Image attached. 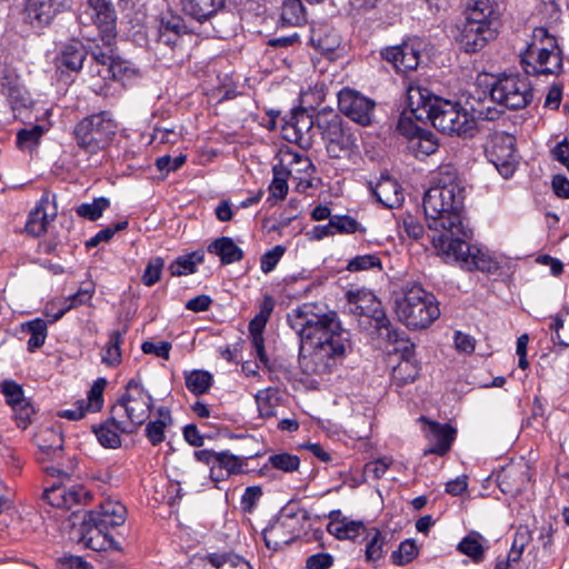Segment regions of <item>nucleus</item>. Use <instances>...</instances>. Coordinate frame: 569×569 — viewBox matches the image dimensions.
<instances>
[{
    "instance_id": "1",
    "label": "nucleus",
    "mask_w": 569,
    "mask_h": 569,
    "mask_svg": "<svg viewBox=\"0 0 569 569\" xmlns=\"http://www.w3.org/2000/svg\"><path fill=\"white\" fill-rule=\"evenodd\" d=\"M465 198L462 179L450 168H442L438 184L426 191L422 202L427 224L435 231L433 247L446 262H457L467 270L491 272L497 268L496 262L466 241L470 231L462 217Z\"/></svg>"
},
{
    "instance_id": "2",
    "label": "nucleus",
    "mask_w": 569,
    "mask_h": 569,
    "mask_svg": "<svg viewBox=\"0 0 569 569\" xmlns=\"http://www.w3.org/2000/svg\"><path fill=\"white\" fill-rule=\"evenodd\" d=\"M288 323L309 343L311 351L299 358L301 370L308 376L331 375L350 348V333L341 327L335 311H323L315 303H303L288 313Z\"/></svg>"
},
{
    "instance_id": "3",
    "label": "nucleus",
    "mask_w": 569,
    "mask_h": 569,
    "mask_svg": "<svg viewBox=\"0 0 569 569\" xmlns=\"http://www.w3.org/2000/svg\"><path fill=\"white\" fill-rule=\"evenodd\" d=\"M407 101L417 120H428L445 133L470 138L477 132V117L472 111L432 94L420 84L407 87Z\"/></svg>"
},
{
    "instance_id": "4",
    "label": "nucleus",
    "mask_w": 569,
    "mask_h": 569,
    "mask_svg": "<svg viewBox=\"0 0 569 569\" xmlns=\"http://www.w3.org/2000/svg\"><path fill=\"white\" fill-rule=\"evenodd\" d=\"M499 13L490 0H472L466 9L457 41L466 52L480 51L496 37Z\"/></svg>"
},
{
    "instance_id": "5",
    "label": "nucleus",
    "mask_w": 569,
    "mask_h": 569,
    "mask_svg": "<svg viewBox=\"0 0 569 569\" xmlns=\"http://www.w3.org/2000/svg\"><path fill=\"white\" fill-rule=\"evenodd\" d=\"M521 63L527 74H556L562 69V54L558 42L547 29L532 31L531 39L520 52Z\"/></svg>"
},
{
    "instance_id": "6",
    "label": "nucleus",
    "mask_w": 569,
    "mask_h": 569,
    "mask_svg": "<svg viewBox=\"0 0 569 569\" xmlns=\"http://www.w3.org/2000/svg\"><path fill=\"white\" fill-rule=\"evenodd\" d=\"M152 408V397L140 381L132 379L123 395L111 407L113 421H119L122 432H133L149 417Z\"/></svg>"
},
{
    "instance_id": "7",
    "label": "nucleus",
    "mask_w": 569,
    "mask_h": 569,
    "mask_svg": "<svg viewBox=\"0 0 569 569\" xmlns=\"http://www.w3.org/2000/svg\"><path fill=\"white\" fill-rule=\"evenodd\" d=\"M395 311L399 321L412 330L427 328L440 315L433 297L420 286L406 289L396 299Z\"/></svg>"
},
{
    "instance_id": "8",
    "label": "nucleus",
    "mask_w": 569,
    "mask_h": 569,
    "mask_svg": "<svg viewBox=\"0 0 569 569\" xmlns=\"http://www.w3.org/2000/svg\"><path fill=\"white\" fill-rule=\"evenodd\" d=\"M117 132V123L107 112H100L82 119L74 127L77 146L89 154L106 149Z\"/></svg>"
},
{
    "instance_id": "9",
    "label": "nucleus",
    "mask_w": 569,
    "mask_h": 569,
    "mask_svg": "<svg viewBox=\"0 0 569 569\" xmlns=\"http://www.w3.org/2000/svg\"><path fill=\"white\" fill-rule=\"evenodd\" d=\"M317 127L326 142L329 157L335 159L348 158L356 151L357 138L338 114H318Z\"/></svg>"
},
{
    "instance_id": "10",
    "label": "nucleus",
    "mask_w": 569,
    "mask_h": 569,
    "mask_svg": "<svg viewBox=\"0 0 569 569\" xmlns=\"http://www.w3.org/2000/svg\"><path fill=\"white\" fill-rule=\"evenodd\" d=\"M491 99L508 109L525 108L532 99L527 78L508 74L499 78L490 90Z\"/></svg>"
},
{
    "instance_id": "11",
    "label": "nucleus",
    "mask_w": 569,
    "mask_h": 569,
    "mask_svg": "<svg viewBox=\"0 0 569 569\" xmlns=\"http://www.w3.org/2000/svg\"><path fill=\"white\" fill-rule=\"evenodd\" d=\"M193 456L197 461L209 467V477L213 482L240 475L247 466L246 457L236 456L228 450L202 449L194 451Z\"/></svg>"
},
{
    "instance_id": "12",
    "label": "nucleus",
    "mask_w": 569,
    "mask_h": 569,
    "mask_svg": "<svg viewBox=\"0 0 569 569\" xmlns=\"http://www.w3.org/2000/svg\"><path fill=\"white\" fill-rule=\"evenodd\" d=\"M487 154L489 161L503 178L511 177L518 164L515 136L503 131L495 132L491 136Z\"/></svg>"
},
{
    "instance_id": "13",
    "label": "nucleus",
    "mask_w": 569,
    "mask_h": 569,
    "mask_svg": "<svg viewBox=\"0 0 569 569\" xmlns=\"http://www.w3.org/2000/svg\"><path fill=\"white\" fill-rule=\"evenodd\" d=\"M309 518L306 510L296 513H282L279 519L263 530V541L267 548L278 550L282 546L289 545L300 533V520Z\"/></svg>"
},
{
    "instance_id": "14",
    "label": "nucleus",
    "mask_w": 569,
    "mask_h": 569,
    "mask_svg": "<svg viewBox=\"0 0 569 569\" xmlns=\"http://www.w3.org/2000/svg\"><path fill=\"white\" fill-rule=\"evenodd\" d=\"M347 299L350 312L371 318L377 329H388L390 321L373 292L366 289L350 290Z\"/></svg>"
},
{
    "instance_id": "15",
    "label": "nucleus",
    "mask_w": 569,
    "mask_h": 569,
    "mask_svg": "<svg viewBox=\"0 0 569 569\" xmlns=\"http://www.w3.org/2000/svg\"><path fill=\"white\" fill-rule=\"evenodd\" d=\"M339 110L352 121L368 126L371 123L375 102L351 89H342L338 94Z\"/></svg>"
},
{
    "instance_id": "16",
    "label": "nucleus",
    "mask_w": 569,
    "mask_h": 569,
    "mask_svg": "<svg viewBox=\"0 0 569 569\" xmlns=\"http://www.w3.org/2000/svg\"><path fill=\"white\" fill-rule=\"evenodd\" d=\"M0 390L6 398L7 405L13 411L17 426L26 429L34 415V408L24 396L22 386L11 379H6L0 383Z\"/></svg>"
},
{
    "instance_id": "17",
    "label": "nucleus",
    "mask_w": 569,
    "mask_h": 569,
    "mask_svg": "<svg viewBox=\"0 0 569 569\" xmlns=\"http://www.w3.org/2000/svg\"><path fill=\"white\" fill-rule=\"evenodd\" d=\"M73 0H27L26 20L34 27L48 26L60 13L72 8Z\"/></svg>"
},
{
    "instance_id": "18",
    "label": "nucleus",
    "mask_w": 569,
    "mask_h": 569,
    "mask_svg": "<svg viewBox=\"0 0 569 569\" xmlns=\"http://www.w3.org/2000/svg\"><path fill=\"white\" fill-rule=\"evenodd\" d=\"M398 131L408 138V149L416 157H427L438 150V141L430 131L415 127L410 119L401 118L399 120Z\"/></svg>"
},
{
    "instance_id": "19",
    "label": "nucleus",
    "mask_w": 569,
    "mask_h": 569,
    "mask_svg": "<svg viewBox=\"0 0 569 569\" xmlns=\"http://www.w3.org/2000/svg\"><path fill=\"white\" fill-rule=\"evenodd\" d=\"M43 498L54 508L71 509L86 503L91 495L81 485L53 483L44 490Z\"/></svg>"
},
{
    "instance_id": "20",
    "label": "nucleus",
    "mask_w": 569,
    "mask_h": 569,
    "mask_svg": "<svg viewBox=\"0 0 569 569\" xmlns=\"http://www.w3.org/2000/svg\"><path fill=\"white\" fill-rule=\"evenodd\" d=\"M315 120L305 109L292 112L290 119L282 127V137L303 149H308L312 144V129Z\"/></svg>"
},
{
    "instance_id": "21",
    "label": "nucleus",
    "mask_w": 569,
    "mask_h": 569,
    "mask_svg": "<svg viewBox=\"0 0 569 569\" xmlns=\"http://www.w3.org/2000/svg\"><path fill=\"white\" fill-rule=\"evenodd\" d=\"M107 386L104 378H98L91 386L87 399L76 401L73 408L60 410L58 416L69 420L82 419L88 412H98L103 406V391Z\"/></svg>"
},
{
    "instance_id": "22",
    "label": "nucleus",
    "mask_w": 569,
    "mask_h": 569,
    "mask_svg": "<svg viewBox=\"0 0 569 569\" xmlns=\"http://www.w3.org/2000/svg\"><path fill=\"white\" fill-rule=\"evenodd\" d=\"M88 8L91 10L89 14L90 21L93 22L100 32L102 39L108 46L114 38L116 30V10L111 0H87Z\"/></svg>"
},
{
    "instance_id": "23",
    "label": "nucleus",
    "mask_w": 569,
    "mask_h": 569,
    "mask_svg": "<svg viewBox=\"0 0 569 569\" xmlns=\"http://www.w3.org/2000/svg\"><path fill=\"white\" fill-rule=\"evenodd\" d=\"M57 217V207L51 201L49 193H43L37 202L36 207L29 212L26 222V231L33 236L40 237L47 232L48 226Z\"/></svg>"
},
{
    "instance_id": "24",
    "label": "nucleus",
    "mask_w": 569,
    "mask_h": 569,
    "mask_svg": "<svg viewBox=\"0 0 569 569\" xmlns=\"http://www.w3.org/2000/svg\"><path fill=\"white\" fill-rule=\"evenodd\" d=\"M381 54L398 72L411 71L417 69L420 62V43L403 42L400 46L386 48Z\"/></svg>"
},
{
    "instance_id": "25",
    "label": "nucleus",
    "mask_w": 569,
    "mask_h": 569,
    "mask_svg": "<svg viewBox=\"0 0 569 569\" xmlns=\"http://www.w3.org/2000/svg\"><path fill=\"white\" fill-rule=\"evenodd\" d=\"M529 480V470L525 463H511L503 467L497 476L500 490L511 496H516L526 489Z\"/></svg>"
},
{
    "instance_id": "26",
    "label": "nucleus",
    "mask_w": 569,
    "mask_h": 569,
    "mask_svg": "<svg viewBox=\"0 0 569 569\" xmlns=\"http://www.w3.org/2000/svg\"><path fill=\"white\" fill-rule=\"evenodd\" d=\"M126 517V507L119 501L108 499L101 502L98 509L88 512V523L109 529L123 525Z\"/></svg>"
},
{
    "instance_id": "27",
    "label": "nucleus",
    "mask_w": 569,
    "mask_h": 569,
    "mask_svg": "<svg viewBox=\"0 0 569 569\" xmlns=\"http://www.w3.org/2000/svg\"><path fill=\"white\" fill-rule=\"evenodd\" d=\"M370 188L377 200L389 209L400 207L405 200L401 186L389 176H381L376 184L370 183Z\"/></svg>"
},
{
    "instance_id": "28",
    "label": "nucleus",
    "mask_w": 569,
    "mask_h": 569,
    "mask_svg": "<svg viewBox=\"0 0 569 569\" xmlns=\"http://www.w3.org/2000/svg\"><path fill=\"white\" fill-rule=\"evenodd\" d=\"M83 526L86 531L81 540L88 548L94 551L121 550L120 545L109 535L108 529L103 526L88 523V517L84 518Z\"/></svg>"
},
{
    "instance_id": "29",
    "label": "nucleus",
    "mask_w": 569,
    "mask_h": 569,
    "mask_svg": "<svg viewBox=\"0 0 569 569\" xmlns=\"http://www.w3.org/2000/svg\"><path fill=\"white\" fill-rule=\"evenodd\" d=\"M419 375V365L415 357L413 345L406 346L400 361L393 367L391 379L399 387L411 383Z\"/></svg>"
},
{
    "instance_id": "30",
    "label": "nucleus",
    "mask_w": 569,
    "mask_h": 569,
    "mask_svg": "<svg viewBox=\"0 0 569 569\" xmlns=\"http://www.w3.org/2000/svg\"><path fill=\"white\" fill-rule=\"evenodd\" d=\"M182 12L198 22H204L224 8L226 0H180Z\"/></svg>"
},
{
    "instance_id": "31",
    "label": "nucleus",
    "mask_w": 569,
    "mask_h": 569,
    "mask_svg": "<svg viewBox=\"0 0 569 569\" xmlns=\"http://www.w3.org/2000/svg\"><path fill=\"white\" fill-rule=\"evenodd\" d=\"M310 42L321 52L332 53L340 47L341 38L328 24L319 23L311 29Z\"/></svg>"
},
{
    "instance_id": "32",
    "label": "nucleus",
    "mask_w": 569,
    "mask_h": 569,
    "mask_svg": "<svg viewBox=\"0 0 569 569\" xmlns=\"http://www.w3.org/2000/svg\"><path fill=\"white\" fill-rule=\"evenodd\" d=\"M429 435L433 445L425 450V455L436 453L443 456L450 449L455 438V430L448 425L429 422Z\"/></svg>"
},
{
    "instance_id": "33",
    "label": "nucleus",
    "mask_w": 569,
    "mask_h": 569,
    "mask_svg": "<svg viewBox=\"0 0 569 569\" xmlns=\"http://www.w3.org/2000/svg\"><path fill=\"white\" fill-rule=\"evenodd\" d=\"M339 517L340 511L331 512L327 526L328 532L338 539H355L365 528L361 521L349 520L345 517L340 519Z\"/></svg>"
},
{
    "instance_id": "34",
    "label": "nucleus",
    "mask_w": 569,
    "mask_h": 569,
    "mask_svg": "<svg viewBox=\"0 0 569 569\" xmlns=\"http://www.w3.org/2000/svg\"><path fill=\"white\" fill-rule=\"evenodd\" d=\"M208 252L219 257L222 264H230L242 259V250L231 238L221 237L208 246Z\"/></svg>"
},
{
    "instance_id": "35",
    "label": "nucleus",
    "mask_w": 569,
    "mask_h": 569,
    "mask_svg": "<svg viewBox=\"0 0 569 569\" xmlns=\"http://www.w3.org/2000/svg\"><path fill=\"white\" fill-rule=\"evenodd\" d=\"M280 164L284 166L289 177L312 176L315 167L311 160L303 154L287 150L281 152Z\"/></svg>"
},
{
    "instance_id": "36",
    "label": "nucleus",
    "mask_w": 569,
    "mask_h": 569,
    "mask_svg": "<svg viewBox=\"0 0 569 569\" xmlns=\"http://www.w3.org/2000/svg\"><path fill=\"white\" fill-rule=\"evenodd\" d=\"M87 51L80 41H71L63 46L59 57V67L70 71H79L82 68Z\"/></svg>"
},
{
    "instance_id": "37",
    "label": "nucleus",
    "mask_w": 569,
    "mask_h": 569,
    "mask_svg": "<svg viewBox=\"0 0 569 569\" xmlns=\"http://www.w3.org/2000/svg\"><path fill=\"white\" fill-rule=\"evenodd\" d=\"M119 421L112 420V415L110 413V418L106 422L92 427V430L101 446L111 449H116L121 446L120 433L123 432L119 428Z\"/></svg>"
},
{
    "instance_id": "38",
    "label": "nucleus",
    "mask_w": 569,
    "mask_h": 569,
    "mask_svg": "<svg viewBox=\"0 0 569 569\" xmlns=\"http://www.w3.org/2000/svg\"><path fill=\"white\" fill-rule=\"evenodd\" d=\"M203 259L204 252L202 250L180 256L170 263L169 271L173 277L191 274L196 272L197 264L201 263Z\"/></svg>"
},
{
    "instance_id": "39",
    "label": "nucleus",
    "mask_w": 569,
    "mask_h": 569,
    "mask_svg": "<svg viewBox=\"0 0 569 569\" xmlns=\"http://www.w3.org/2000/svg\"><path fill=\"white\" fill-rule=\"evenodd\" d=\"M97 73L104 79L111 78L113 80L124 82L134 77L136 70L131 67L130 62L121 60L120 58H114L103 71L98 70Z\"/></svg>"
},
{
    "instance_id": "40",
    "label": "nucleus",
    "mask_w": 569,
    "mask_h": 569,
    "mask_svg": "<svg viewBox=\"0 0 569 569\" xmlns=\"http://www.w3.org/2000/svg\"><path fill=\"white\" fill-rule=\"evenodd\" d=\"M186 387L196 396L204 395L212 385V376L204 370H192L184 373Z\"/></svg>"
},
{
    "instance_id": "41",
    "label": "nucleus",
    "mask_w": 569,
    "mask_h": 569,
    "mask_svg": "<svg viewBox=\"0 0 569 569\" xmlns=\"http://www.w3.org/2000/svg\"><path fill=\"white\" fill-rule=\"evenodd\" d=\"M549 328L555 332L552 341L563 347H569V309L563 308L561 312L551 318Z\"/></svg>"
},
{
    "instance_id": "42",
    "label": "nucleus",
    "mask_w": 569,
    "mask_h": 569,
    "mask_svg": "<svg viewBox=\"0 0 569 569\" xmlns=\"http://www.w3.org/2000/svg\"><path fill=\"white\" fill-rule=\"evenodd\" d=\"M207 558L216 569H252L247 560L234 553H210Z\"/></svg>"
},
{
    "instance_id": "43",
    "label": "nucleus",
    "mask_w": 569,
    "mask_h": 569,
    "mask_svg": "<svg viewBox=\"0 0 569 569\" xmlns=\"http://www.w3.org/2000/svg\"><path fill=\"white\" fill-rule=\"evenodd\" d=\"M122 343V333L120 331H112L109 341L102 349L101 361L108 367H114L121 361L120 345Z\"/></svg>"
},
{
    "instance_id": "44",
    "label": "nucleus",
    "mask_w": 569,
    "mask_h": 569,
    "mask_svg": "<svg viewBox=\"0 0 569 569\" xmlns=\"http://www.w3.org/2000/svg\"><path fill=\"white\" fill-rule=\"evenodd\" d=\"M266 321L254 317L249 323V331L251 335V342L254 348L256 355L261 363L268 365V357L264 351V340L262 331L266 327Z\"/></svg>"
},
{
    "instance_id": "45",
    "label": "nucleus",
    "mask_w": 569,
    "mask_h": 569,
    "mask_svg": "<svg viewBox=\"0 0 569 569\" xmlns=\"http://www.w3.org/2000/svg\"><path fill=\"white\" fill-rule=\"evenodd\" d=\"M273 178L269 186L270 197L282 200L288 193L289 172L282 164H277L272 169Z\"/></svg>"
},
{
    "instance_id": "46",
    "label": "nucleus",
    "mask_w": 569,
    "mask_h": 569,
    "mask_svg": "<svg viewBox=\"0 0 569 569\" xmlns=\"http://www.w3.org/2000/svg\"><path fill=\"white\" fill-rule=\"evenodd\" d=\"M24 332L30 335L28 341L29 351L40 348L47 338V322L42 319H34L22 327Z\"/></svg>"
},
{
    "instance_id": "47",
    "label": "nucleus",
    "mask_w": 569,
    "mask_h": 569,
    "mask_svg": "<svg viewBox=\"0 0 569 569\" xmlns=\"http://www.w3.org/2000/svg\"><path fill=\"white\" fill-rule=\"evenodd\" d=\"M281 19L290 26H299L306 22L305 7L300 0H286L281 9Z\"/></svg>"
},
{
    "instance_id": "48",
    "label": "nucleus",
    "mask_w": 569,
    "mask_h": 569,
    "mask_svg": "<svg viewBox=\"0 0 569 569\" xmlns=\"http://www.w3.org/2000/svg\"><path fill=\"white\" fill-rule=\"evenodd\" d=\"M480 540L481 536L479 533L471 532L460 541L458 550L470 557L475 562H479L485 553V548Z\"/></svg>"
},
{
    "instance_id": "49",
    "label": "nucleus",
    "mask_w": 569,
    "mask_h": 569,
    "mask_svg": "<svg viewBox=\"0 0 569 569\" xmlns=\"http://www.w3.org/2000/svg\"><path fill=\"white\" fill-rule=\"evenodd\" d=\"M367 539L366 560L369 562H376L381 559L385 553V538L378 529L372 528L368 531Z\"/></svg>"
},
{
    "instance_id": "50",
    "label": "nucleus",
    "mask_w": 569,
    "mask_h": 569,
    "mask_svg": "<svg viewBox=\"0 0 569 569\" xmlns=\"http://www.w3.org/2000/svg\"><path fill=\"white\" fill-rule=\"evenodd\" d=\"M38 446H39V449L46 456H48V457L57 456L62 450L63 439L60 433H58L53 430H46L38 438Z\"/></svg>"
},
{
    "instance_id": "51",
    "label": "nucleus",
    "mask_w": 569,
    "mask_h": 569,
    "mask_svg": "<svg viewBox=\"0 0 569 569\" xmlns=\"http://www.w3.org/2000/svg\"><path fill=\"white\" fill-rule=\"evenodd\" d=\"M260 417L270 418L276 415V392L271 389L259 390L254 396Z\"/></svg>"
},
{
    "instance_id": "52",
    "label": "nucleus",
    "mask_w": 569,
    "mask_h": 569,
    "mask_svg": "<svg viewBox=\"0 0 569 569\" xmlns=\"http://www.w3.org/2000/svg\"><path fill=\"white\" fill-rule=\"evenodd\" d=\"M43 133L41 126H33L31 128L21 129L17 133V146L21 150L31 151L38 143Z\"/></svg>"
},
{
    "instance_id": "53",
    "label": "nucleus",
    "mask_w": 569,
    "mask_h": 569,
    "mask_svg": "<svg viewBox=\"0 0 569 569\" xmlns=\"http://www.w3.org/2000/svg\"><path fill=\"white\" fill-rule=\"evenodd\" d=\"M110 201L107 198L94 199L91 203H82L77 208V213L88 220L99 219L103 211L109 207Z\"/></svg>"
},
{
    "instance_id": "54",
    "label": "nucleus",
    "mask_w": 569,
    "mask_h": 569,
    "mask_svg": "<svg viewBox=\"0 0 569 569\" xmlns=\"http://www.w3.org/2000/svg\"><path fill=\"white\" fill-rule=\"evenodd\" d=\"M268 462L272 468L283 472H293L300 466L299 457L288 452L272 455L268 458Z\"/></svg>"
},
{
    "instance_id": "55",
    "label": "nucleus",
    "mask_w": 569,
    "mask_h": 569,
    "mask_svg": "<svg viewBox=\"0 0 569 569\" xmlns=\"http://www.w3.org/2000/svg\"><path fill=\"white\" fill-rule=\"evenodd\" d=\"M418 555V548L413 540L401 542L397 550L391 555L392 562L397 566H403L412 561Z\"/></svg>"
},
{
    "instance_id": "56",
    "label": "nucleus",
    "mask_w": 569,
    "mask_h": 569,
    "mask_svg": "<svg viewBox=\"0 0 569 569\" xmlns=\"http://www.w3.org/2000/svg\"><path fill=\"white\" fill-rule=\"evenodd\" d=\"M378 268L381 269V260L376 254L357 256L348 262L347 269L351 272Z\"/></svg>"
},
{
    "instance_id": "57",
    "label": "nucleus",
    "mask_w": 569,
    "mask_h": 569,
    "mask_svg": "<svg viewBox=\"0 0 569 569\" xmlns=\"http://www.w3.org/2000/svg\"><path fill=\"white\" fill-rule=\"evenodd\" d=\"M331 226H333L336 233H355L357 231H365L361 224L349 216H333L331 217Z\"/></svg>"
},
{
    "instance_id": "58",
    "label": "nucleus",
    "mask_w": 569,
    "mask_h": 569,
    "mask_svg": "<svg viewBox=\"0 0 569 569\" xmlns=\"http://www.w3.org/2000/svg\"><path fill=\"white\" fill-rule=\"evenodd\" d=\"M164 266V261L160 257H156L149 261L142 274V282L147 287H151L160 280V276Z\"/></svg>"
},
{
    "instance_id": "59",
    "label": "nucleus",
    "mask_w": 569,
    "mask_h": 569,
    "mask_svg": "<svg viewBox=\"0 0 569 569\" xmlns=\"http://www.w3.org/2000/svg\"><path fill=\"white\" fill-rule=\"evenodd\" d=\"M93 293H94V287L91 283L84 288H80L76 293L66 298V300L63 301L66 305V309L70 310L78 306L88 303L92 299Z\"/></svg>"
},
{
    "instance_id": "60",
    "label": "nucleus",
    "mask_w": 569,
    "mask_h": 569,
    "mask_svg": "<svg viewBox=\"0 0 569 569\" xmlns=\"http://www.w3.org/2000/svg\"><path fill=\"white\" fill-rule=\"evenodd\" d=\"M392 463L391 458H381L366 463L363 472L367 477H371L372 479H380L385 476L388 468Z\"/></svg>"
},
{
    "instance_id": "61",
    "label": "nucleus",
    "mask_w": 569,
    "mask_h": 569,
    "mask_svg": "<svg viewBox=\"0 0 569 569\" xmlns=\"http://www.w3.org/2000/svg\"><path fill=\"white\" fill-rule=\"evenodd\" d=\"M284 253V248L280 244L273 247L271 250L267 251L262 257H261V270L263 273H269L271 272L277 263L279 262V260L281 259V257L283 256Z\"/></svg>"
},
{
    "instance_id": "62",
    "label": "nucleus",
    "mask_w": 569,
    "mask_h": 569,
    "mask_svg": "<svg viewBox=\"0 0 569 569\" xmlns=\"http://www.w3.org/2000/svg\"><path fill=\"white\" fill-rule=\"evenodd\" d=\"M301 103L307 108H316L325 100L323 86H316L313 89L302 91L300 94Z\"/></svg>"
},
{
    "instance_id": "63",
    "label": "nucleus",
    "mask_w": 569,
    "mask_h": 569,
    "mask_svg": "<svg viewBox=\"0 0 569 569\" xmlns=\"http://www.w3.org/2000/svg\"><path fill=\"white\" fill-rule=\"evenodd\" d=\"M141 349L147 355H154L163 359H169L171 343L168 341H160L157 343L152 341H144Z\"/></svg>"
},
{
    "instance_id": "64",
    "label": "nucleus",
    "mask_w": 569,
    "mask_h": 569,
    "mask_svg": "<svg viewBox=\"0 0 569 569\" xmlns=\"http://www.w3.org/2000/svg\"><path fill=\"white\" fill-rule=\"evenodd\" d=\"M332 565V556L326 552L312 555L306 561L307 569H329Z\"/></svg>"
}]
</instances>
